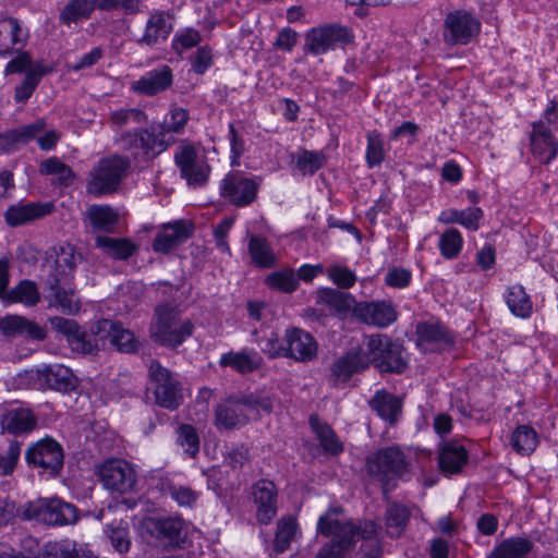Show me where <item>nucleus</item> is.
I'll return each mask as SVG.
<instances>
[{"label": "nucleus", "instance_id": "obj_28", "mask_svg": "<svg viewBox=\"0 0 558 558\" xmlns=\"http://www.w3.org/2000/svg\"><path fill=\"white\" fill-rule=\"evenodd\" d=\"M417 345L425 352L444 350L453 343L452 337L439 323L424 322L416 326Z\"/></svg>", "mask_w": 558, "mask_h": 558}, {"label": "nucleus", "instance_id": "obj_50", "mask_svg": "<svg viewBox=\"0 0 558 558\" xmlns=\"http://www.w3.org/2000/svg\"><path fill=\"white\" fill-rule=\"evenodd\" d=\"M50 70L40 64H35L31 68L25 75L24 81L21 85L15 87L14 99L17 102H25L34 93L40 78L48 73Z\"/></svg>", "mask_w": 558, "mask_h": 558}, {"label": "nucleus", "instance_id": "obj_42", "mask_svg": "<svg viewBox=\"0 0 558 558\" xmlns=\"http://www.w3.org/2000/svg\"><path fill=\"white\" fill-rule=\"evenodd\" d=\"M3 301L8 303H21L27 307H33L40 302V292L35 281L24 279L9 290Z\"/></svg>", "mask_w": 558, "mask_h": 558}, {"label": "nucleus", "instance_id": "obj_62", "mask_svg": "<svg viewBox=\"0 0 558 558\" xmlns=\"http://www.w3.org/2000/svg\"><path fill=\"white\" fill-rule=\"evenodd\" d=\"M21 451V442L14 440L3 453H0V475L8 476L14 472Z\"/></svg>", "mask_w": 558, "mask_h": 558}, {"label": "nucleus", "instance_id": "obj_16", "mask_svg": "<svg viewBox=\"0 0 558 558\" xmlns=\"http://www.w3.org/2000/svg\"><path fill=\"white\" fill-rule=\"evenodd\" d=\"M51 327L66 338V342L71 350L81 354L95 355L99 351L96 337L86 331L81 330L77 323L73 319L54 316L49 319Z\"/></svg>", "mask_w": 558, "mask_h": 558}, {"label": "nucleus", "instance_id": "obj_15", "mask_svg": "<svg viewBox=\"0 0 558 558\" xmlns=\"http://www.w3.org/2000/svg\"><path fill=\"white\" fill-rule=\"evenodd\" d=\"M90 331L98 340H109L119 352L131 354L140 350L141 343L134 333L119 322L100 319L90 326Z\"/></svg>", "mask_w": 558, "mask_h": 558}, {"label": "nucleus", "instance_id": "obj_35", "mask_svg": "<svg viewBox=\"0 0 558 558\" xmlns=\"http://www.w3.org/2000/svg\"><path fill=\"white\" fill-rule=\"evenodd\" d=\"M28 34L24 31L17 19L4 17L0 20V56L4 57L14 51L15 46L23 47Z\"/></svg>", "mask_w": 558, "mask_h": 558}, {"label": "nucleus", "instance_id": "obj_10", "mask_svg": "<svg viewBox=\"0 0 558 558\" xmlns=\"http://www.w3.org/2000/svg\"><path fill=\"white\" fill-rule=\"evenodd\" d=\"M366 468L369 475L380 482L400 477L407 471L403 453L395 447L378 450L367 458Z\"/></svg>", "mask_w": 558, "mask_h": 558}, {"label": "nucleus", "instance_id": "obj_57", "mask_svg": "<svg viewBox=\"0 0 558 558\" xmlns=\"http://www.w3.org/2000/svg\"><path fill=\"white\" fill-rule=\"evenodd\" d=\"M311 424L319 438L320 445L327 452L338 454L342 451V444L328 425L319 424L313 417L311 418Z\"/></svg>", "mask_w": 558, "mask_h": 558}, {"label": "nucleus", "instance_id": "obj_27", "mask_svg": "<svg viewBox=\"0 0 558 558\" xmlns=\"http://www.w3.org/2000/svg\"><path fill=\"white\" fill-rule=\"evenodd\" d=\"M172 31V15L166 11L156 10L150 13L144 33L137 43L148 47L161 45L167 41Z\"/></svg>", "mask_w": 558, "mask_h": 558}, {"label": "nucleus", "instance_id": "obj_43", "mask_svg": "<svg viewBox=\"0 0 558 558\" xmlns=\"http://www.w3.org/2000/svg\"><path fill=\"white\" fill-rule=\"evenodd\" d=\"M86 216L97 232H112L119 221L118 214L110 206L93 205L86 210Z\"/></svg>", "mask_w": 558, "mask_h": 558}, {"label": "nucleus", "instance_id": "obj_29", "mask_svg": "<svg viewBox=\"0 0 558 558\" xmlns=\"http://www.w3.org/2000/svg\"><path fill=\"white\" fill-rule=\"evenodd\" d=\"M46 120L38 119L33 123L0 133V155L10 154L16 150L21 145H25L29 141L35 140L37 134L46 130Z\"/></svg>", "mask_w": 558, "mask_h": 558}, {"label": "nucleus", "instance_id": "obj_58", "mask_svg": "<svg viewBox=\"0 0 558 558\" xmlns=\"http://www.w3.org/2000/svg\"><path fill=\"white\" fill-rule=\"evenodd\" d=\"M325 156L318 151L303 150L295 157V166L302 174H314L323 167Z\"/></svg>", "mask_w": 558, "mask_h": 558}, {"label": "nucleus", "instance_id": "obj_4", "mask_svg": "<svg viewBox=\"0 0 558 558\" xmlns=\"http://www.w3.org/2000/svg\"><path fill=\"white\" fill-rule=\"evenodd\" d=\"M130 168L126 157L112 155L101 158L90 170L87 191L94 195L116 192Z\"/></svg>", "mask_w": 558, "mask_h": 558}, {"label": "nucleus", "instance_id": "obj_52", "mask_svg": "<svg viewBox=\"0 0 558 558\" xmlns=\"http://www.w3.org/2000/svg\"><path fill=\"white\" fill-rule=\"evenodd\" d=\"M410 519V510L402 505L392 504L386 511V526L390 536L398 537Z\"/></svg>", "mask_w": 558, "mask_h": 558}, {"label": "nucleus", "instance_id": "obj_7", "mask_svg": "<svg viewBox=\"0 0 558 558\" xmlns=\"http://www.w3.org/2000/svg\"><path fill=\"white\" fill-rule=\"evenodd\" d=\"M95 470L99 482L111 493L129 494L137 484L134 466L124 459H108L96 465Z\"/></svg>", "mask_w": 558, "mask_h": 558}, {"label": "nucleus", "instance_id": "obj_64", "mask_svg": "<svg viewBox=\"0 0 558 558\" xmlns=\"http://www.w3.org/2000/svg\"><path fill=\"white\" fill-rule=\"evenodd\" d=\"M168 494L181 507H192L198 497V494L191 487L174 484L168 486Z\"/></svg>", "mask_w": 558, "mask_h": 558}, {"label": "nucleus", "instance_id": "obj_53", "mask_svg": "<svg viewBox=\"0 0 558 558\" xmlns=\"http://www.w3.org/2000/svg\"><path fill=\"white\" fill-rule=\"evenodd\" d=\"M511 445L518 453L530 454L537 446V435L527 425L518 426L511 435Z\"/></svg>", "mask_w": 558, "mask_h": 558}, {"label": "nucleus", "instance_id": "obj_8", "mask_svg": "<svg viewBox=\"0 0 558 558\" xmlns=\"http://www.w3.org/2000/svg\"><path fill=\"white\" fill-rule=\"evenodd\" d=\"M353 38L351 31L340 24H325L313 27L305 35L304 49L314 56L326 53L337 45L349 44Z\"/></svg>", "mask_w": 558, "mask_h": 558}, {"label": "nucleus", "instance_id": "obj_37", "mask_svg": "<svg viewBox=\"0 0 558 558\" xmlns=\"http://www.w3.org/2000/svg\"><path fill=\"white\" fill-rule=\"evenodd\" d=\"M367 368V359L364 355V348L359 351H349L339 357L331 367L332 376L337 381H348L354 373Z\"/></svg>", "mask_w": 558, "mask_h": 558}, {"label": "nucleus", "instance_id": "obj_25", "mask_svg": "<svg viewBox=\"0 0 558 558\" xmlns=\"http://www.w3.org/2000/svg\"><path fill=\"white\" fill-rule=\"evenodd\" d=\"M353 313L363 323L380 328L397 319L396 307L389 301L360 302L354 305Z\"/></svg>", "mask_w": 558, "mask_h": 558}, {"label": "nucleus", "instance_id": "obj_24", "mask_svg": "<svg viewBox=\"0 0 558 558\" xmlns=\"http://www.w3.org/2000/svg\"><path fill=\"white\" fill-rule=\"evenodd\" d=\"M37 424V417L28 408L7 405L0 413L2 433L19 436L32 432Z\"/></svg>", "mask_w": 558, "mask_h": 558}, {"label": "nucleus", "instance_id": "obj_49", "mask_svg": "<svg viewBox=\"0 0 558 558\" xmlns=\"http://www.w3.org/2000/svg\"><path fill=\"white\" fill-rule=\"evenodd\" d=\"M506 302L511 313L518 317L526 318L532 314V302L521 286L508 289Z\"/></svg>", "mask_w": 558, "mask_h": 558}, {"label": "nucleus", "instance_id": "obj_22", "mask_svg": "<svg viewBox=\"0 0 558 558\" xmlns=\"http://www.w3.org/2000/svg\"><path fill=\"white\" fill-rule=\"evenodd\" d=\"M193 223L186 220L163 225L154 239L153 250L167 254L186 242L193 235Z\"/></svg>", "mask_w": 558, "mask_h": 558}, {"label": "nucleus", "instance_id": "obj_11", "mask_svg": "<svg viewBox=\"0 0 558 558\" xmlns=\"http://www.w3.org/2000/svg\"><path fill=\"white\" fill-rule=\"evenodd\" d=\"M25 459L43 473L57 475L63 466L64 456L62 447L54 439L44 438L27 448Z\"/></svg>", "mask_w": 558, "mask_h": 558}, {"label": "nucleus", "instance_id": "obj_39", "mask_svg": "<svg viewBox=\"0 0 558 558\" xmlns=\"http://www.w3.org/2000/svg\"><path fill=\"white\" fill-rule=\"evenodd\" d=\"M95 246L104 254L114 259H128L137 250V246L129 239L111 238L108 235H97Z\"/></svg>", "mask_w": 558, "mask_h": 558}, {"label": "nucleus", "instance_id": "obj_55", "mask_svg": "<svg viewBox=\"0 0 558 558\" xmlns=\"http://www.w3.org/2000/svg\"><path fill=\"white\" fill-rule=\"evenodd\" d=\"M41 174L56 175L60 184L68 186L74 179L72 169L58 157H50L40 163Z\"/></svg>", "mask_w": 558, "mask_h": 558}, {"label": "nucleus", "instance_id": "obj_48", "mask_svg": "<svg viewBox=\"0 0 558 558\" xmlns=\"http://www.w3.org/2000/svg\"><path fill=\"white\" fill-rule=\"evenodd\" d=\"M95 8H98V0H71L62 10L60 21L71 24L87 19Z\"/></svg>", "mask_w": 558, "mask_h": 558}, {"label": "nucleus", "instance_id": "obj_45", "mask_svg": "<svg viewBox=\"0 0 558 558\" xmlns=\"http://www.w3.org/2000/svg\"><path fill=\"white\" fill-rule=\"evenodd\" d=\"M318 302L329 306L337 313H347L354 308L355 300L348 293L332 288L320 289L317 293Z\"/></svg>", "mask_w": 558, "mask_h": 558}, {"label": "nucleus", "instance_id": "obj_6", "mask_svg": "<svg viewBox=\"0 0 558 558\" xmlns=\"http://www.w3.org/2000/svg\"><path fill=\"white\" fill-rule=\"evenodd\" d=\"M171 142L163 138V134H157L154 128H141L134 132H123L117 138L120 148L129 153L134 159H151L166 150Z\"/></svg>", "mask_w": 558, "mask_h": 558}, {"label": "nucleus", "instance_id": "obj_23", "mask_svg": "<svg viewBox=\"0 0 558 558\" xmlns=\"http://www.w3.org/2000/svg\"><path fill=\"white\" fill-rule=\"evenodd\" d=\"M284 343V357L305 363L317 356L318 344L315 338L300 328L287 329Z\"/></svg>", "mask_w": 558, "mask_h": 558}, {"label": "nucleus", "instance_id": "obj_38", "mask_svg": "<svg viewBox=\"0 0 558 558\" xmlns=\"http://www.w3.org/2000/svg\"><path fill=\"white\" fill-rule=\"evenodd\" d=\"M220 366L231 367L234 371L246 374L252 373L263 365V357L254 350H242L239 352H228L221 355Z\"/></svg>", "mask_w": 558, "mask_h": 558}, {"label": "nucleus", "instance_id": "obj_21", "mask_svg": "<svg viewBox=\"0 0 558 558\" xmlns=\"http://www.w3.org/2000/svg\"><path fill=\"white\" fill-rule=\"evenodd\" d=\"M251 494L256 506V520L260 524L270 523L277 514L278 492L275 483L259 480L252 485Z\"/></svg>", "mask_w": 558, "mask_h": 558}, {"label": "nucleus", "instance_id": "obj_63", "mask_svg": "<svg viewBox=\"0 0 558 558\" xmlns=\"http://www.w3.org/2000/svg\"><path fill=\"white\" fill-rule=\"evenodd\" d=\"M328 276L335 284L342 289H349L356 281L355 274L349 268L341 265H331L328 267Z\"/></svg>", "mask_w": 558, "mask_h": 558}, {"label": "nucleus", "instance_id": "obj_32", "mask_svg": "<svg viewBox=\"0 0 558 558\" xmlns=\"http://www.w3.org/2000/svg\"><path fill=\"white\" fill-rule=\"evenodd\" d=\"M0 332L7 337L25 335L37 341L46 338V331L40 325L20 315H8L0 318Z\"/></svg>", "mask_w": 558, "mask_h": 558}, {"label": "nucleus", "instance_id": "obj_19", "mask_svg": "<svg viewBox=\"0 0 558 558\" xmlns=\"http://www.w3.org/2000/svg\"><path fill=\"white\" fill-rule=\"evenodd\" d=\"M251 420L244 397H229L219 402L215 410V425L219 430H232L244 426Z\"/></svg>", "mask_w": 558, "mask_h": 558}, {"label": "nucleus", "instance_id": "obj_14", "mask_svg": "<svg viewBox=\"0 0 558 558\" xmlns=\"http://www.w3.org/2000/svg\"><path fill=\"white\" fill-rule=\"evenodd\" d=\"M259 189V182L239 171L229 172L220 183V194L230 204L245 207L252 204Z\"/></svg>", "mask_w": 558, "mask_h": 558}, {"label": "nucleus", "instance_id": "obj_2", "mask_svg": "<svg viewBox=\"0 0 558 558\" xmlns=\"http://www.w3.org/2000/svg\"><path fill=\"white\" fill-rule=\"evenodd\" d=\"M193 331V323L182 316L177 305L166 303L155 308L149 325V337L155 343L175 349L190 338Z\"/></svg>", "mask_w": 558, "mask_h": 558}, {"label": "nucleus", "instance_id": "obj_26", "mask_svg": "<svg viewBox=\"0 0 558 558\" xmlns=\"http://www.w3.org/2000/svg\"><path fill=\"white\" fill-rule=\"evenodd\" d=\"M39 388L66 392L75 388L76 378L72 371L62 364L45 365L36 371Z\"/></svg>", "mask_w": 558, "mask_h": 558}, {"label": "nucleus", "instance_id": "obj_9", "mask_svg": "<svg viewBox=\"0 0 558 558\" xmlns=\"http://www.w3.org/2000/svg\"><path fill=\"white\" fill-rule=\"evenodd\" d=\"M148 372L151 381L155 384L156 403L169 410L177 409L183 402V393L179 381L173 378L169 369L155 360L150 362Z\"/></svg>", "mask_w": 558, "mask_h": 558}, {"label": "nucleus", "instance_id": "obj_44", "mask_svg": "<svg viewBox=\"0 0 558 558\" xmlns=\"http://www.w3.org/2000/svg\"><path fill=\"white\" fill-rule=\"evenodd\" d=\"M533 548V543L523 537H511L502 541L487 558H522Z\"/></svg>", "mask_w": 558, "mask_h": 558}, {"label": "nucleus", "instance_id": "obj_34", "mask_svg": "<svg viewBox=\"0 0 558 558\" xmlns=\"http://www.w3.org/2000/svg\"><path fill=\"white\" fill-rule=\"evenodd\" d=\"M53 209L51 203H27L13 205L4 214L5 221L12 227L21 226L49 215Z\"/></svg>", "mask_w": 558, "mask_h": 558}, {"label": "nucleus", "instance_id": "obj_13", "mask_svg": "<svg viewBox=\"0 0 558 558\" xmlns=\"http://www.w3.org/2000/svg\"><path fill=\"white\" fill-rule=\"evenodd\" d=\"M21 547L20 551L32 558H95L90 550L70 542L48 543L40 549L36 538L25 536Z\"/></svg>", "mask_w": 558, "mask_h": 558}, {"label": "nucleus", "instance_id": "obj_51", "mask_svg": "<svg viewBox=\"0 0 558 558\" xmlns=\"http://www.w3.org/2000/svg\"><path fill=\"white\" fill-rule=\"evenodd\" d=\"M298 524L294 518L283 517L277 522L276 535L274 538V550L278 554L286 551L295 536Z\"/></svg>", "mask_w": 558, "mask_h": 558}, {"label": "nucleus", "instance_id": "obj_36", "mask_svg": "<svg viewBox=\"0 0 558 558\" xmlns=\"http://www.w3.org/2000/svg\"><path fill=\"white\" fill-rule=\"evenodd\" d=\"M81 255L75 253L74 246L69 243L54 247V259L49 266V275L47 277H58L71 279Z\"/></svg>", "mask_w": 558, "mask_h": 558}, {"label": "nucleus", "instance_id": "obj_40", "mask_svg": "<svg viewBox=\"0 0 558 558\" xmlns=\"http://www.w3.org/2000/svg\"><path fill=\"white\" fill-rule=\"evenodd\" d=\"M369 407L381 418L395 423L401 412V400L385 390H379L369 400Z\"/></svg>", "mask_w": 558, "mask_h": 558}, {"label": "nucleus", "instance_id": "obj_46", "mask_svg": "<svg viewBox=\"0 0 558 558\" xmlns=\"http://www.w3.org/2000/svg\"><path fill=\"white\" fill-rule=\"evenodd\" d=\"M248 253L252 263L257 267L270 268L275 265V254L268 241L263 236L255 234L250 236Z\"/></svg>", "mask_w": 558, "mask_h": 558}, {"label": "nucleus", "instance_id": "obj_12", "mask_svg": "<svg viewBox=\"0 0 558 558\" xmlns=\"http://www.w3.org/2000/svg\"><path fill=\"white\" fill-rule=\"evenodd\" d=\"M481 31V22L465 10L449 12L444 22V40L449 45H466Z\"/></svg>", "mask_w": 558, "mask_h": 558}, {"label": "nucleus", "instance_id": "obj_31", "mask_svg": "<svg viewBox=\"0 0 558 558\" xmlns=\"http://www.w3.org/2000/svg\"><path fill=\"white\" fill-rule=\"evenodd\" d=\"M531 146L533 154L541 162L548 163L557 156L558 142L544 121L533 123Z\"/></svg>", "mask_w": 558, "mask_h": 558}, {"label": "nucleus", "instance_id": "obj_60", "mask_svg": "<svg viewBox=\"0 0 558 558\" xmlns=\"http://www.w3.org/2000/svg\"><path fill=\"white\" fill-rule=\"evenodd\" d=\"M110 121L117 126H125L129 124L142 125L147 123L146 113L137 108L120 109L111 112Z\"/></svg>", "mask_w": 558, "mask_h": 558}, {"label": "nucleus", "instance_id": "obj_17", "mask_svg": "<svg viewBox=\"0 0 558 558\" xmlns=\"http://www.w3.org/2000/svg\"><path fill=\"white\" fill-rule=\"evenodd\" d=\"M69 280L60 278L58 275L47 277L44 280L45 299L49 307H56L64 314L74 315L80 311L81 303L75 295V291L66 288Z\"/></svg>", "mask_w": 558, "mask_h": 558}, {"label": "nucleus", "instance_id": "obj_18", "mask_svg": "<svg viewBox=\"0 0 558 558\" xmlns=\"http://www.w3.org/2000/svg\"><path fill=\"white\" fill-rule=\"evenodd\" d=\"M144 525L151 536L166 546L183 547L186 541V525L180 518H149Z\"/></svg>", "mask_w": 558, "mask_h": 558}, {"label": "nucleus", "instance_id": "obj_41", "mask_svg": "<svg viewBox=\"0 0 558 558\" xmlns=\"http://www.w3.org/2000/svg\"><path fill=\"white\" fill-rule=\"evenodd\" d=\"M483 211L478 207H470L464 210L448 209L440 213L438 221L442 223H459L469 230L475 231L480 227Z\"/></svg>", "mask_w": 558, "mask_h": 558}, {"label": "nucleus", "instance_id": "obj_61", "mask_svg": "<svg viewBox=\"0 0 558 558\" xmlns=\"http://www.w3.org/2000/svg\"><path fill=\"white\" fill-rule=\"evenodd\" d=\"M178 441L186 453L196 457L199 451V438L192 425L183 424L178 428Z\"/></svg>", "mask_w": 558, "mask_h": 558}, {"label": "nucleus", "instance_id": "obj_59", "mask_svg": "<svg viewBox=\"0 0 558 558\" xmlns=\"http://www.w3.org/2000/svg\"><path fill=\"white\" fill-rule=\"evenodd\" d=\"M187 121V110L180 107H172L169 112V119L165 120L157 134H163V138H166L167 133H181Z\"/></svg>", "mask_w": 558, "mask_h": 558}, {"label": "nucleus", "instance_id": "obj_33", "mask_svg": "<svg viewBox=\"0 0 558 558\" xmlns=\"http://www.w3.org/2000/svg\"><path fill=\"white\" fill-rule=\"evenodd\" d=\"M468 461V450L457 441H447L439 448L438 465L444 474L461 473Z\"/></svg>", "mask_w": 558, "mask_h": 558}, {"label": "nucleus", "instance_id": "obj_30", "mask_svg": "<svg viewBox=\"0 0 558 558\" xmlns=\"http://www.w3.org/2000/svg\"><path fill=\"white\" fill-rule=\"evenodd\" d=\"M172 70L168 65L146 72L140 80L132 83V90L146 96L157 95L172 85Z\"/></svg>", "mask_w": 558, "mask_h": 558}, {"label": "nucleus", "instance_id": "obj_54", "mask_svg": "<svg viewBox=\"0 0 558 558\" xmlns=\"http://www.w3.org/2000/svg\"><path fill=\"white\" fill-rule=\"evenodd\" d=\"M463 246V238L458 229L449 228L441 233L438 242L440 254L446 259L459 256Z\"/></svg>", "mask_w": 558, "mask_h": 558}, {"label": "nucleus", "instance_id": "obj_47", "mask_svg": "<svg viewBox=\"0 0 558 558\" xmlns=\"http://www.w3.org/2000/svg\"><path fill=\"white\" fill-rule=\"evenodd\" d=\"M105 533L116 551L125 554L131 547L129 523L124 520L113 521L106 525Z\"/></svg>", "mask_w": 558, "mask_h": 558}, {"label": "nucleus", "instance_id": "obj_3", "mask_svg": "<svg viewBox=\"0 0 558 558\" xmlns=\"http://www.w3.org/2000/svg\"><path fill=\"white\" fill-rule=\"evenodd\" d=\"M363 348L367 367L374 364L383 373H402L407 367L402 345L386 335L367 336Z\"/></svg>", "mask_w": 558, "mask_h": 558}, {"label": "nucleus", "instance_id": "obj_5", "mask_svg": "<svg viewBox=\"0 0 558 558\" xmlns=\"http://www.w3.org/2000/svg\"><path fill=\"white\" fill-rule=\"evenodd\" d=\"M23 520H36L47 525L73 524L77 521V509L59 498L37 499L24 504Z\"/></svg>", "mask_w": 558, "mask_h": 558}, {"label": "nucleus", "instance_id": "obj_20", "mask_svg": "<svg viewBox=\"0 0 558 558\" xmlns=\"http://www.w3.org/2000/svg\"><path fill=\"white\" fill-rule=\"evenodd\" d=\"M177 166L181 175L190 185L204 184L209 175L210 168L203 157H198L192 145H183L178 148L174 155Z\"/></svg>", "mask_w": 558, "mask_h": 558}, {"label": "nucleus", "instance_id": "obj_56", "mask_svg": "<svg viewBox=\"0 0 558 558\" xmlns=\"http://www.w3.org/2000/svg\"><path fill=\"white\" fill-rule=\"evenodd\" d=\"M266 284L271 289L291 293L296 290L299 286L298 277L293 269L287 268L279 271L271 272L266 278Z\"/></svg>", "mask_w": 558, "mask_h": 558}, {"label": "nucleus", "instance_id": "obj_1", "mask_svg": "<svg viewBox=\"0 0 558 558\" xmlns=\"http://www.w3.org/2000/svg\"><path fill=\"white\" fill-rule=\"evenodd\" d=\"M340 508L328 509L319 517L317 531L325 537H330L318 550L316 558H344L353 549L356 541L371 538L377 533L374 522L355 525L351 521L340 518Z\"/></svg>", "mask_w": 558, "mask_h": 558}]
</instances>
